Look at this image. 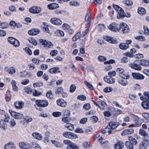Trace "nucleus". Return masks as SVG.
Returning a JSON list of instances; mask_svg holds the SVG:
<instances>
[{"mask_svg":"<svg viewBox=\"0 0 149 149\" xmlns=\"http://www.w3.org/2000/svg\"><path fill=\"white\" fill-rule=\"evenodd\" d=\"M7 71L9 73L11 74H13L16 72L15 68L13 67H10L9 70H7Z\"/></svg>","mask_w":149,"mask_h":149,"instance_id":"obj_40","label":"nucleus"},{"mask_svg":"<svg viewBox=\"0 0 149 149\" xmlns=\"http://www.w3.org/2000/svg\"><path fill=\"white\" fill-rule=\"evenodd\" d=\"M14 106L16 109H21L24 107V103L22 101H17L14 103Z\"/></svg>","mask_w":149,"mask_h":149,"instance_id":"obj_13","label":"nucleus"},{"mask_svg":"<svg viewBox=\"0 0 149 149\" xmlns=\"http://www.w3.org/2000/svg\"><path fill=\"white\" fill-rule=\"evenodd\" d=\"M106 37V40L112 44L116 43V40L113 39V38L111 37L107 36Z\"/></svg>","mask_w":149,"mask_h":149,"instance_id":"obj_35","label":"nucleus"},{"mask_svg":"<svg viewBox=\"0 0 149 149\" xmlns=\"http://www.w3.org/2000/svg\"><path fill=\"white\" fill-rule=\"evenodd\" d=\"M50 22L52 24L56 25H60L62 24L61 20L56 17L51 18L50 19Z\"/></svg>","mask_w":149,"mask_h":149,"instance_id":"obj_10","label":"nucleus"},{"mask_svg":"<svg viewBox=\"0 0 149 149\" xmlns=\"http://www.w3.org/2000/svg\"><path fill=\"white\" fill-rule=\"evenodd\" d=\"M32 135L33 138L38 140H41L43 138L41 134L40 133L37 132H33Z\"/></svg>","mask_w":149,"mask_h":149,"instance_id":"obj_15","label":"nucleus"},{"mask_svg":"<svg viewBox=\"0 0 149 149\" xmlns=\"http://www.w3.org/2000/svg\"><path fill=\"white\" fill-rule=\"evenodd\" d=\"M129 65L131 68L136 70L139 71L142 69L141 66L135 62L129 64Z\"/></svg>","mask_w":149,"mask_h":149,"instance_id":"obj_11","label":"nucleus"},{"mask_svg":"<svg viewBox=\"0 0 149 149\" xmlns=\"http://www.w3.org/2000/svg\"><path fill=\"white\" fill-rule=\"evenodd\" d=\"M135 38L142 41H144L146 40L145 37L142 36H136L135 37Z\"/></svg>","mask_w":149,"mask_h":149,"instance_id":"obj_53","label":"nucleus"},{"mask_svg":"<svg viewBox=\"0 0 149 149\" xmlns=\"http://www.w3.org/2000/svg\"><path fill=\"white\" fill-rule=\"evenodd\" d=\"M138 13L141 15H144L146 13L145 9L142 7H139L138 10Z\"/></svg>","mask_w":149,"mask_h":149,"instance_id":"obj_37","label":"nucleus"},{"mask_svg":"<svg viewBox=\"0 0 149 149\" xmlns=\"http://www.w3.org/2000/svg\"><path fill=\"white\" fill-rule=\"evenodd\" d=\"M27 71L26 70L23 71H21L19 73V75L21 77H25L27 75Z\"/></svg>","mask_w":149,"mask_h":149,"instance_id":"obj_48","label":"nucleus"},{"mask_svg":"<svg viewBox=\"0 0 149 149\" xmlns=\"http://www.w3.org/2000/svg\"><path fill=\"white\" fill-rule=\"evenodd\" d=\"M19 146L21 148L23 149H28L26 143L23 142L19 143Z\"/></svg>","mask_w":149,"mask_h":149,"instance_id":"obj_36","label":"nucleus"},{"mask_svg":"<svg viewBox=\"0 0 149 149\" xmlns=\"http://www.w3.org/2000/svg\"><path fill=\"white\" fill-rule=\"evenodd\" d=\"M46 96L47 98L51 99L53 98V95L51 91H48L46 93Z\"/></svg>","mask_w":149,"mask_h":149,"instance_id":"obj_47","label":"nucleus"},{"mask_svg":"<svg viewBox=\"0 0 149 149\" xmlns=\"http://www.w3.org/2000/svg\"><path fill=\"white\" fill-rule=\"evenodd\" d=\"M43 85V83L42 82H38L33 84V86L34 88L42 86Z\"/></svg>","mask_w":149,"mask_h":149,"instance_id":"obj_45","label":"nucleus"},{"mask_svg":"<svg viewBox=\"0 0 149 149\" xmlns=\"http://www.w3.org/2000/svg\"><path fill=\"white\" fill-rule=\"evenodd\" d=\"M142 139L144 141L148 142L149 141V136L148 134L145 136V137H143Z\"/></svg>","mask_w":149,"mask_h":149,"instance_id":"obj_64","label":"nucleus"},{"mask_svg":"<svg viewBox=\"0 0 149 149\" xmlns=\"http://www.w3.org/2000/svg\"><path fill=\"white\" fill-rule=\"evenodd\" d=\"M140 63L142 65L146 66L149 65V60H141Z\"/></svg>","mask_w":149,"mask_h":149,"instance_id":"obj_34","label":"nucleus"},{"mask_svg":"<svg viewBox=\"0 0 149 149\" xmlns=\"http://www.w3.org/2000/svg\"><path fill=\"white\" fill-rule=\"evenodd\" d=\"M77 99L81 100L84 101L86 99V97L84 95H81L77 96Z\"/></svg>","mask_w":149,"mask_h":149,"instance_id":"obj_54","label":"nucleus"},{"mask_svg":"<svg viewBox=\"0 0 149 149\" xmlns=\"http://www.w3.org/2000/svg\"><path fill=\"white\" fill-rule=\"evenodd\" d=\"M120 77H122L123 79H128L130 78V76L129 74H125V73L124 74H120Z\"/></svg>","mask_w":149,"mask_h":149,"instance_id":"obj_56","label":"nucleus"},{"mask_svg":"<svg viewBox=\"0 0 149 149\" xmlns=\"http://www.w3.org/2000/svg\"><path fill=\"white\" fill-rule=\"evenodd\" d=\"M41 10V9L40 7L37 6H33L29 9L30 12L32 13H40Z\"/></svg>","mask_w":149,"mask_h":149,"instance_id":"obj_12","label":"nucleus"},{"mask_svg":"<svg viewBox=\"0 0 149 149\" xmlns=\"http://www.w3.org/2000/svg\"><path fill=\"white\" fill-rule=\"evenodd\" d=\"M132 75L134 79L137 80H143L145 78L144 76L138 72L132 73Z\"/></svg>","mask_w":149,"mask_h":149,"instance_id":"obj_9","label":"nucleus"},{"mask_svg":"<svg viewBox=\"0 0 149 149\" xmlns=\"http://www.w3.org/2000/svg\"><path fill=\"white\" fill-rule=\"evenodd\" d=\"M85 21L87 22L86 25V27H87L88 25L89 24L91 21L90 14L89 12L87 13L85 18Z\"/></svg>","mask_w":149,"mask_h":149,"instance_id":"obj_19","label":"nucleus"},{"mask_svg":"<svg viewBox=\"0 0 149 149\" xmlns=\"http://www.w3.org/2000/svg\"><path fill=\"white\" fill-rule=\"evenodd\" d=\"M133 144L130 141H126L125 143V145L127 149H133Z\"/></svg>","mask_w":149,"mask_h":149,"instance_id":"obj_29","label":"nucleus"},{"mask_svg":"<svg viewBox=\"0 0 149 149\" xmlns=\"http://www.w3.org/2000/svg\"><path fill=\"white\" fill-rule=\"evenodd\" d=\"M24 90L28 93H31L32 92L31 88L27 86L24 88Z\"/></svg>","mask_w":149,"mask_h":149,"instance_id":"obj_60","label":"nucleus"},{"mask_svg":"<svg viewBox=\"0 0 149 149\" xmlns=\"http://www.w3.org/2000/svg\"><path fill=\"white\" fill-rule=\"evenodd\" d=\"M119 123L118 122L112 121L109 123L108 125L106 127V129H108L107 132L109 134H111L112 131V130L116 128L119 125Z\"/></svg>","mask_w":149,"mask_h":149,"instance_id":"obj_1","label":"nucleus"},{"mask_svg":"<svg viewBox=\"0 0 149 149\" xmlns=\"http://www.w3.org/2000/svg\"><path fill=\"white\" fill-rule=\"evenodd\" d=\"M9 26V24L6 22H4L0 23V28L2 29H6Z\"/></svg>","mask_w":149,"mask_h":149,"instance_id":"obj_30","label":"nucleus"},{"mask_svg":"<svg viewBox=\"0 0 149 149\" xmlns=\"http://www.w3.org/2000/svg\"><path fill=\"white\" fill-rule=\"evenodd\" d=\"M39 42L45 47L51 48L53 46V45L51 42L45 40L40 39L39 40Z\"/></svg>","mask_w":149,"mask_h":149,"instance_id":"obj_5","label":"nucleus"},{"mask_svg":"<svg viewBox=\"0 0 149 149\" xmlns=\"http://www.w3.org/2000/svg\"><path fill=\"white\" fill-rule=\"evenodd\" d=\"M58 52L56 50H52L50 53V55L52 56H54L58 54Z\"/></svg>","mask_w":149,"mask_h":149,"instance_id":"obj_63","label":"nucleus"},{"mask_svg":"<svg viewBox=\"0 0 149 149\" xmlns=\"http://www.w3.org/2000/svg\"><path fill=\"white\" fill-rule=\"evenodd\" d=\"M90 107V104L89 103L86 104L83 106V109L86 110H89Z\"/></svg>","mask_w":149,"mask_h":149,"instance_id":"obj_62","label":"nucleus"},{"mask_svg":"<svg viewBox=\"0 0 149 149\" xmlns=\"http://www.w3.org/2000/svg\"><path fill=\"white\" fill-rule=\"evenodd\" d=\"M63 135L65 137L69 139H74L77 137L76 134L69 132H64Z\"/></svg>","mask_w":149,"mask_h":149,"instance_id":"obj_8","label":"nucleus"},{"mask_svg":"<svg viewBox=\"0 0 149 149\" xmlns=\"http://www.w3.org/2000/svg\"><path fill=\"white\" fill-rule=\"evenodd\" d=\"M98 103L99 105L98 107L100 109H104L107 107L106 104L103 101H98Z\"/></svg>","mask_w":149,"mask_h":149,"instance_id":"obj_27","label":"nucleus"},{"mask_svg":"<svg viewBox=\"0 0 149 149\" xmlns=\"http://www.w3.org/2000/svg\"><path fill=\"white\" fill-rule=\"evenodd\" d=\"M134 132V130L132 128L129 129H126L124 130L121 133V134L122 136H125L127 134H131Z\"/></svg>","mask_w":149,"mask_h":149,"instance_id":"obj_20","label":"nucleus"},{"mask_svg":"<svg viewBox=\"0 0 149 149\" xmlns=\"http://www.w3.org/2000/svg\"><path fill=\"white\" fill-rule=\"evenodd\" d=\"M33 95L34 96H38L42 94L41 92H38L36 90H35L33 91Z\"/></svg>","mask_w":149,"mask_h":149,"instance_id":"obj_58","label":"nucleus"},{"mask_svg":"<svg viewBox=\"0 0 149 149\" xmlns=\"http://www.w3.org/2000/svg\"><path fill=\"white\" fill-rule=\"evenodd\" d=\"M40 32V30L37 29H33L28 31V33L31 35L35 36Z\"/></svg>","mask_w":149,"mask_h":149,"instance_id":"obj_17","label":"nucleus"},{"mask_svg":"<svg viewBox=\"0 0 149 149\" xmlns=\"http://www.w3.org/2000/svg\"><path fill=\"white\" fill-rule=\"evenodd\" d=\"M118 82L120 84L123 86H125L128 84L127 81L125 79H123L121 81H118Z\"/></svg>","mask_w":149,"mask_h":149,"instance_id":"obj_49","label":"nucleus"},{"mask_svg":"<svg viewBox=\"0 0 149 149\" xmlns=\"http://www.w3.org/2000/svg\"><path fill=\"white\" fill-rule=\"evenodd\" d=\"M136 118L135 120V123H136V126H139L141 125L142 122L141 119H140L137 116H136Z\"/></svg>","mask_w":149,"mask_h":149,"instance_id":"obj_42","label":"nucleus"},{"mask_svg":"<svg viewBox=\"0 0 149 149\" xmlns=\"http://www.w3.org/2000/svg\"><path fill=\"white\" fill-rule=\"evenodd\" d=\"M118 25L115 23H113L110 24L107 26L108 28L111 31L113 32H119Z\"/></svg>","mask_w":149,"mask_h":149,"instance_id":"obj_7","label":"nucleus"},{"mask_svg":"<svg viewBox=\"0 0 149 149\" xmlns=\"http://www.w3.org/2000/svg\"><path fill=\"white\" fill-rule=\"evenodd\" d=\"M49 72L52 74H56L61 72L59 68L58 67H55L51 68L48 70Z\"/></svg>","mask_w":149,"mask_h":149,"instance_id":"obj_16","label":"nucleus"},{"mask_svg":"<svg viewBox=\"0 0 149 149\" xmlns=\"http://www.w3.org/2000/svg\"><path fill=\"white\" fill-rule=\"evenodd\" d=\"M116 71L118 73L119 76H120V74H122L125 73L124 70L122 68H118Z\"/></svg>","mask_w":149,"mask_h":149,"instance_id":"obj_46","label":"nucleus"},{"mask_svg":"<svg viewBox=\"0 0 149 149\" xmlns=\"http://www.w3.org/2000/svg\"><path fill=\"white\" fill-rule=\"evenodd\" d=\"M117 12H118V14L117 15V17L119 19L120 18L123 17H125L124 10L122 8H121V10H119Z\"/></svg>","mask_w":149,"mask_h":149,"instance_id":"obj_25","label":"nucleus"},{"mask_svg":"<svg viewBox=\"0 0 149 149\" xmlns=\"http://www.w3.org/2000/svg\"><path fill=\"white\" fill-rule=\"evenodd\" d=\"M113 90L112 88L110 87H107L105 88L103 90L104 92L109 93L111 92Z\"/></svg>","mask_w":149,"mask_h":149,"instance_id":"obj_51","label":"nucleus"},{"mask_svg":"<svg viewBox=\"0 0 149 149\" xmlns=\"http://www.w3.org/2000/svg\"><path fill=\"white\" fill-rule=\"evenodd\" d=\"M80 33L79 32H78L72 38V40L73 41H75L77 40L80 37Z\"/></svg>","mask_w":149,"mask_h":149,"instance_id":"obj_41","label":"nucleus"},{"mask_svg":"<svg viewBox=\"0 0 149 149\" xmlns=\"http://www.w3.org/2000/svg\"><path fill=\"white\" fill-rule=\"evenodd\" d=\"M84 84L89 88L91 89L92 90L94 89V87L91 84L89 83L86 81H85L84 82Z\"/></svg>","mask_w":149,"mask_h":149,"instance_id":"obj_52","label":"nucleus"},{"mask_svg":"<svg viewBox=\"0 0 149 149\" xmlns=\"http://www.w3.org/2000/svg\"><path fill=\"white\" fill-rule=\"evenodd\" d=\"M9 112L11 114V116L15 119H22L24 118V115L22 113L13 111L10 109L9 110Z\"/></svg>","mask_w":149,"mask_h":149,"instance_id":"obj_3","label":"nucleus"},{"mask_svg":"<svg viewBox=\"0 0 149 149\" xmlns=\"http://www.w3.org/2000/svg\"><path fill=\"white\" fill-rule=\"evenodd\" d=\"M69 4L70 6H76L79 5V3L77 1H72L69 2Z\"/></svg>","mask_w":149,"mask_h":149,"instance_id":"obj_59","label":"nucleus"},{"mask_svg":"<svg viewBox=\"0 0 149 149\" xmlns=\"http://www.w3.org/2000/svg\"><path fill=\"white\" fill-rule=\"evenodd\" d=\"M104 80L105 82L109 84H112L115 82L114 79L109 76L104 77Z\"/></svg>","mask_w":149,"mask_h":149,"instance_id":"obj_14","label":"nucleus"},{"mask_svg":"<svg viewBox=\"0 0 149 149\" xmlns=\"http://www.w3.org/2000/svg\"><path fill=\"white\" fill-rule=\"evenodd\" d=\"M119 47L120 49L123 50L126 49L129 47V45L125 43H120L119 45Z\"/></svg>","mask_w":149,"mask_h":149,"instance_id":"obj_31","label":"nucleus"},{"mask_svg":"<svg viewBox=\"0 0 149 149\" xmlns=\"http://www.w3.org/2000/svg\"><path fill=\"white\" fill-rule=\"evenodd\" d=\"M65 127L68 128V129L70 130H72L74 129V125L71 123H67L65 126Z\"/></svg>","mask_w":149,"mask_h":149,"instance_id":"obj_39","label":"nucleus"},{"mask_svg":"<svg viewBox=\"0 0 149 149\" xmlns=\"http://www.w3.org/2000/svg\"><path fill=\"white\" fill-rule=\"evenodd\" d=\"M83 147L86 149H88L90 147V144L88 142H85L83 143Z\"/></svg>","mask_w":149,"mask_h":149,"instance_id":"obj_57","label":"nucleus"},{"mask_svg":"<svg viewBox=\"0 0 149 149\" xmlns=\"http://www.w3.org/2000/svg\"><path fill=\"white\" fill-rule=\"evenodd\" d=\"M52 115L54 117H57L61 116V113L60 112H55L53 113Z\"/></svg>","mask_w":149,"mask_h":149,"instance_id":"obj_61","label":"nucleus"},{"mask_svg":"<svg viewBox=\"0 0 149 149\" xmlns=\"http://www.w3.org/2000/svg\"><path fill=\"white\" fill-rule=\"evenodd\" d=\"M141 106L144 109H149V102L146 101L143 102Z\"/></svg>","mask_w":149,"mask_h":149,"instance_id":"obj_32","label":"nucleus"},{"mask_svg":"<svg viewBox=\"0 0 149 149\" xmlns=\"http://www.w3.org/2000/svg\"><path fill=\"white\" fill-rule=\"evenodd\" d=\"M119 31H122L123 33H126L129 31V28L127 25L125 23H122L120 24Z\"/></svg>","mask_w":149,"mask_h":149,"instance_id":"obj_6","label":"nucleus"},{"mask_svg":"<svg viewBox=\"0 0 149 149\" xmlns=\"http://www.w3.org/2000/svg\"><path fill=\"white\" fill-rule=\"evenodd\" d=\"M123 3L128 6H131L132 4V2L130 0H123Z\"/></svg>","mask_w":149,"mask_h":149,"instance_id":"obj_43","label":"nucleus"},{"mask_svg":"<svg viewBox=\"0 0 149 149\" xmlns=\"http://www.w3.org/2000/svg\"><path fill=\"white\" fill-rule=\"evenodd\" d=\"M47 7L49 9L53 10L58 8L59 5L57 3H54L48 5Z\"/></svg>","mask_w":149,"mask_h":149,"instance_id":"obj_24","label":"nucleus"},{"mask_svg":"<svg viewBox=\"0 0 149 149\" xmlns=\"http://www.w3.org/2000/svg\"><path fill=\"white\" fill-rule=\"evenodd\" d=\"M51 142L55 146L58 148H60L61 147V145L59 142L55 140H51Z\"/></svg>","mask_w":149,"mask_h":149,"instance_id":"obj_33","label":"nucleus"},{"mask_svg":"<svg viewBox=\"0 0 149 149\" xmlns=\"http://www.w3.org/2000/svg\"><path fill=\"white\" fill-rule=\"evenodd\" d=\"M139 134L140 135L143 136V137H145V136L148 134L145 131L141 129L139 130Z\"/></svg>","mask_w":149,"mask_h":149,"instance_id":"obj_44","label":"nucleus"},{"mask_svg":"<svg viewBox=\"0 0 149 149\" xmlns=\"http://www.w3.org/2000/svg\"><path fill=\"white\" fill-rule=\"evenodd\" d=\"M11 98V95L9 92H7L6 95L5 99L6 102H9Z\"/></svg>","mask_w":149,"mask_h":149,"instance_id":"obj_55","label":"nucleus"},{"mask_svg":"<svg viewBox=\"0 0 149 149\" xmlns=\"http://www.w3.org/2000/svg\"><path fill=\"white\" fill-rule=\"evenodd\" d=\"M149 143L144 141L142 142L139 144V149H146L149 146Z\"/></svg>","mask_w":149,"mask_h":149,"instance_id":"obj_22","label":"nucleus"},{"mask_svg":"<svg viewBox=\"0 0 149 149\" xmlns=\"http://www.w3.org/2000/svg\"><path fill=\"white\" fill-rule=\"evenodd\" d=\"M128 138L129 141L131 142L132 141V143L133 145H136L137 144V141L135 138L130 136H128Z\"/></svg>","mask_w":149,"mask_h":149,"instance_id":"obj_38","label":"nucleus"},{"mask_svg":"<svg viewBox=\"0 0 149 149\" xmlns=\"http://www.w3.org/2000/svg\"><path fill=\"white\" fill-rule=\"evenodd\" d=\"M4 148L5 149H15L16 147L13 143L10 142L5 145Z\"/></svg>","mask_w":149,"mask_h":149,"instance_id":"obj_21","label":"nucleus"},{"mask_svg":"<svg viewBox=\"0 0 149 149\" xmlns=\"http://www.w3.org/2000/svg\"><path fill=\"white\" fill-rule=\"evenodd\" d=\"M57 105L62 107H65L67 105V103L65 101L62 99H59L56 101Z\"/></svg>","mask_w":149,"mask_h":149,"instance_id":"obj_18","label":"nucleus"},{"mask_svg":"<svg viewBox=\"0 0 149 149\" xmlns=\"http://www.w3.org/2000/svg\"><path fill=\"white\" fill-rule=\"evenodd\" d=\"M115 147L116 149H123L124 147V144L122 141H120L115 145Z\"/></svg>","mask_w":149,"mask_h":149,"instance_id":"obj_23","label":"nucleus"},{"mask_svg":"<svg viewBox=\"0 0 149 149\" xmlns=\"http://www.w3.org/2000/svg\"><path fill=\"white\" fill-rule=\"evenodd\" d=\"M68 146L67 147V149H79V147L74 143H72Z\"/></svg>","mask_w":149,"mask_h":149,"instance_id":"obj_28","label":"nucleus"},{"mask_svg":"<svg viewBox=\"0 0 149 149\" xmlns=\"http://www.w3.org/2000/svg\"><path fill=\"white\" fill-rule=\"evenodd\" d=\"M9 43L15 47H18L20 45V42L17 39L12 37H9L7 38Z\"/></svg>","mask_w":149,"mask_h":149,"instance_id":"obj_2","label":"nucleus"},{"mask_svg":"<svg viewBox=\"0 0 149 149\" xmlns=\"http://www.w3.org/2000/svg\"><path fill=\"white\" fill-rule=\"evenodd\" d=\"M143 95L140 97V99L142 100H149V92H145L143 93Z\"/></svg>","mask_w":149,"mask_h":149,"instance_id":"obj_26","label":"nucleus"},{"mask_svg":"<svg viewBox=\"0 0 149 149\" xmlns=\"http://www.w3.org/2000/svg\"><path fill=\"white\" fill-rule=\"evenodd\" d=\"M36 103L38 107H45L48 105V102L47 100H37Z\"/></svg>","mask_w":149,"mask_h":149,"instance_id":"obj_4","label":"nucleus"},{"mask_svg":"<svg viewBox=\"0 0 149 149\" xmlns=\"http://www.w3.org/2000/svg\"><path fill=\"white\" fill-rule=\"evenodd\" d=\"M76 86L74 84H72L70 87V92L71 93H73L76 89Z\"/></svg>","mask_w":149,"mask_h":149,"instance_id":"obj_50","label":"nucleus"}]
</instances>
